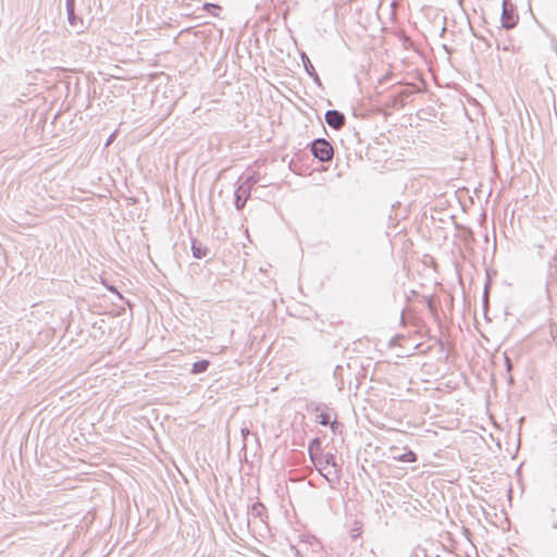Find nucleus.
Masks as SVG:
<instances>
[{
  "label": "nucleus",
  "mask_w": 557,
  "mask_h": 557,
  "mask_svg": "<svg viewBox=\"0 0 557 557\" xmlns=\"http://www.w3.org/2000/svg\"><path fill=\"white\" fill-rule=\"evenodd\" d=\"M310 457L320 474L323 475L331 485L339 481L341 469L336 465L335 456L333 454H325L320 457H315L310 453Z\"/></svg>",
  "instance_id": "1"
},
{
  "label": "nucleus",
  "mask_w": 557,
  "mask_h": 557,
  "mask_svg": "<svg viewBox=\"0 0 557 557\" xmlns=\"http://www.w3.org/2000/svg\"><path fill=\"white\" fill-rule=\"evenodd\" d=\"M259 182V176L253 173L249 175L236 189L235 191V207L237 210H242L248 198L252 187Z\"/></svg>",
  "instance_id": "2"
},
{
  "label": "nucleus",
  "mask_w": 557,
  "mask_h": 557,
  "mask_svg": "<svg viewBox=\"0 0 557 557\" xmlns=\"http://www.w3.org/2000/svg\"><path fill=\"white\" fill-rule=\"evenodd\" d=\"M311 153L321 162H329L334 156L332 145L325 138H317L311 145Z\"/></svg>",
  "instance_id": "3"
},
{
  "label": "nucleus",
  "mask_w": 557,
  "mask_h": 557,
  "mask_svg": "<svg viewBox=\"0 0 557 557\" xmlns=\"http://www.w3.org/2000/svg\"><path fill=\"white\" fill-rule=\"evenodd\" d=\"M518 20L519 17L515 13L512 4L509 3V0H504L502 12V26L506 29H511L517 25Z\"/></svg>",
  "instance_id": "4"
},
{
  "label": "nucleus",
  "mask_w": 557,
  "mask_h": 557,
  "mask_svg": "<svg viewBox=\"0 0 557 557\" xmlns=\"http://www.w3.org/2000/svg\"><path fill=\"white\" fill-rule=\"evenodd\" d=\"M325 122L333 129H341L346 122L345 115L337 110H327L325 112Z\"/></svg>",
  "instance_id": "5"
},
{
  "label": "nucleus",
  "mask_w": 557,
  "mask_h": 557,
  "mask_svg": "<svg viewBox=\"0 0 557 557\" xmlns=\"http://www.w3.org/2000/svg\"><path fill=\"white\" fill-rule=\"evenodd\" d=\"M247 515H248V518H247L248 525L250 524L251 518L260 519L261 522H265V518H268L267 508L260 502H256L250 507H248Z\"/></svg>",
  "instance_id": "6"
},
{
  "label": "nucleus",
  "mask_w": 557,
  "mask_h": 557,
  "mask_svg": "<svg viewBox=\"0 0 557 557\" xmlns=\"http://www.w3.org/2000/svg\"><path fill=\"white\" fill-rule=\"evenodd\" d=\"M413 94V90L410 88L401 89L392 96L391 107L392 108H403L406 106L408 98H410Z\"/></svg>",
  "instance_id": "7"
},
{
  "label": "nucleus",
  "mask_w": 557,
  "mask_h": 557,
  "mask_svg": "<svg viewBox=\"0 0 557 557\" xmlns=\"http://www.w3.org/2000/svg\"><path fill=\"white\" fill-rule=\"evenodd\" d=\"M191 251H193V256L196 259H202L207 256L208 249L205 246H202L200 243H198L197 240H193Z\"/></svg>",
  "instance_id": "8"
},
{
  "label": "nucleus",
  "mask_w": 557,
  "mask_h": 557,
  "mask_svg": "<svg viewBox=\"0 0 557 557\" xmlns=\"http://www.w3.org/2000/svg\"><path fill=\"white\" fill-rule=\"evenodd\" d=\"M209 366H210V362L208 360H206V359L196 361V362L193 363L190 372L193 374L203 373V372H206L208 370Z\"/></svg>",
  "instance_id": "9"
},
{
  "label": "nucleus",
  "mask_w": 557,
  "mask_h": 557,
  "mask_svg": "<svg viewBox=\"0 0 557 557\" xmlns=\"http://www.w3.org/2000/svg\"><path fill=\"white\" fill-rule=\"evenodd\" d=\"M65 8H66L67 21L71 26L76 27L78 21L81 23H83L82 20H79L75 14V5H72L71 8L70 7H65Z\"/></svg>",
  "instance_id": "10"
},
{
  "label": "nucleus",
  "mask_w": 557,
  "mask_h": 557,
  "mask_svg": "<svg viewBox=\"0 0 557 557\" xmlns=\"http://www.w3.org/2000/svg\"><path fill=\"white\" fill-rule=\"evenodd\" d=\"M300 58H301V61H302V64H304V67H305V71L307 72V74L310 75L311 73H314L315 70H314L309 57L307 55V53L301 52Z\"/></svg>",
  "instance_id": "11"
},
{
  "label": "nucleus",
  "mask_w": 557,
  "mask_h": 557,
  "mask_svg": "<svg viewBox=\"0 0 557 557\" xmlns=\"http://www.w3.org/2000/svg\"><path fill=\"white\" fill-rule=\"evenodd\" d=\"M394 458L401 462H414L417 460L416 454L411 450H408V451L399 455L398 457H394Z\"/></svg>",
  "instance_id": "12"
},
{
  "label": "nucleus",
  "mask_w": 557,
  "mask_h": 557,
  "mask_svg": "<svg viewBox=\"0 0 557 557\" xmlns=\"http://www.w3.org/2000/svg\"><path fill=\"white\" fill-rule=\"evenodd\" d=\"M240 434L243 436V447L242 450L246 453L248 448V437L251 436V432L247 426L240 429Z\"/></svg>",
  "instance_id": "13"
},
{
  "label": "nucleus",
  "mask_w": 557,
  "mask_h": 557,
  "mask_svg": "<svg viewBox=\"0 0 557 557\" xmlns=\"http://www.w3.org/2000/svg\"><path fill=\"white\" fill-rule=\"evenodd\" d=\"M362 533V523L360 521H355L354 525L350 530V536L352 540L359 537Z\"/></svg>",
  "instance_id": "14"
},
{
  "label": "nucleus",
  "mask_w": 557,
  "mask_h": 557,
  "mask_svg": "<svg viewBox=\"0 0 557 557\" xmlns=\"http://www.w3.org/2000/svg\"><path fill=\"white\" fill-rule=\"evenodd\" d=\"M203 9L206 11H208L209 13H211L212 15L216 16L218 15L216 11H220L221 7H219L218 4H214V3H205Z\"/></svg>",
  "instance_id": "15"
},
{
  "label": "nucleus",
  "mask_w": 557,
  "mask_h": 557,
  "mask_svg": "<svg viewBox=\"0 0 557 557\" xmlns=\"http://www.w3.org/2000/svg\"><path fill=\"white\" fill-rule=\"evenodd\" d=\"M317 420L321 425L330 424V416L325 412H321L317 416Z\"/></svg>",
  "instance_id": "16"
},
{
  "label": "nucleus",
  "mask_w": 557,
  "mask_h": 557,
  "mask_svg": "<svg viewBox=\"0 0 557 557\" xmlns=\"http://www.w3.org/2000/svg\"><path fill=\"white\" fill-rule=\"evenodd\" d=\"M309 76L312 77L314 83H317L319 86L321 85V81H320V77H319L317 71H314V73H311Z\"/></svg>",
  "instance_id": "17"
},
{
  "label": "nucleus",
  "mask_w": 557,
  "mask_h": 557,
  "mask_svg": "<svg viewBox=\"0 0 557 557\" xmlns=\"http://www.w3.org/2000/svg\"><path fill=\"white\" fill-rule=\"evenodd\" d=\"M505 361H506L507 371H510L512 366H511V361H510L509 357L505 356Z\"/></svg>",
  "instance_id": "18"
},
{
  "label": "nucleus",
  "mask_w": 557,
  "mask_h": 557,
  "mask_svg": "<svg viewBox=\"0 0 557 557\" xmlns=\"http://www.w3.org/2000/svg\"><path fill=\"white\" fill-rule=\"evenodd\" d=\"M75 5V0H65V7H72Z\"/></svg>",
  "instance_id": "19"
},
{
  "label": "nucleus",
  "mask_w": 557,
  "mask_h": 557,
  "mask_svg": "<svg viewBox=\"0 0 557 557\" xmlns=\"http://www.w3.org/2000/svg\"><path fill=\"white\" fill-rule=\"evenodd\" d=\"M252 436H253L255 445H256V447L258 448V447L260 446V444H259V438H258V436H257V435H252Z\"/></svg>",
  "instance_id": "20"
},
{
  "label": "nucleus",
  "mask_w": 557,
  "mask_h": 557,
  "mask_svg": "<svg viewBox=\"0 0 557 557\" xmlns=\"http://www.w3.org/2000/svg\"><path fill=\"white\" fill-rule=\"evenodd\" d=\"M112 137H113V135H111L110 138H108L107 144H106L107 146L110 145Z\"/></svg>",
  "instance_id": "21"
}]
</instances>
